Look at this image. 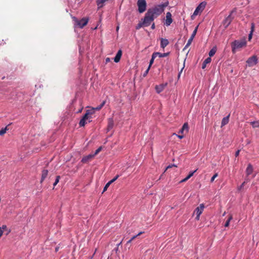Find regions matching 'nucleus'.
<instances>
[{"mask_svg":"<svg viewBox=\"0 0 259 259\" xmlns=\"http://www.w3.org/2000/svg\"><path fill=\"white\" fill-rule=\"evenodd\" d=\"M144 232H139L137 235L134 236L131 238L132 240H134L135 238H136L138 236H140V235L142 234Z\"/></svg>","mask_w":259,"mask_h":259,"instance_id":"nucleus-36","label":"nucleus"},{"mask_svg":"<svg viewBox=\"0 0 259 259\" xmlns=\"http://www.w3.org/2000/svg\"><path fill=\"white\" fill-rule=\"evenodd\" d=\"M217 49L216 48H212L209 52V56L210 58L212 56H213L215 53H216Z\"/></svg>","mask_w":259,"mask_h":259,"instance_id":"nucleus-28","label":"nucleus"},{"mask_svg":"<svg viewBox=\"0 0 259 259\" xmlns=\"http://www.w3.org/2000/svg\"><path fill=\"white\" fill-rule=\"evenodd\" d=\"M150 68V66H148V68L147 69V70L145 71V72L143 74L144 76H146L147 75V74H148V73L149 71Z\"/></svg>","mask_w":259,"mask_h":259,"instance_id":"nucleus-38","label":"nucleus"},{"mask_svg":"<svg viewBox=\"0 0 259 259\" xmlns=\"http://www.w3.org/2000/svg\"><path fill=\"white\" fill-rule=\"evenodd\" d=\"M110 61V59L109 58H107L106 59V62L107 63Z\"/></svg>","mask_w":259,"mask_h":259,"instance_id":"nucleus-44","label":"nucleus"},{"mask_svg":"<svg viewBox=\"0 0 259 259\" xmlns=\"http://www.w3.org/2000/svg\"><path fill=\"white\" fill-rule=\"evenodd\" d=\"M239 152H240V150H237V151L236 152V153H235V156H236V157H237V156L239 155Z\"/></svg>","mask_w":259,"mask_h":259,"instance_id":"nucleus-41","label":"nucleus"},{"mask_svg":"<svg viewBox=\"0 0 259 259\" xmlns=\"http://www.w3.org/2000/svg\"><path fill=\"white\" fill-rule=\"evenodd\" d=\"M155 24H154V23H153V24H152V26H151V28H152V29H155Z\"/></svg>","mask_w":259,"mask_h":259,"instance_id":"nucleus-42","label":"nucleus"},{"mask_svg":"<svg viewBox=\"0 0 259 259\" xmlns=\"http://www.w3.org/2000/svg\"><path fill=\"white\" fill-rule=\"evenodd\" d=\"M119 177L118 175H117L116 176L114 177V181L116 180V179Z\"/></svg>","mask_w":259,"mask_h":259,"instance_id":"nucleus-45","label":"nucleus"},{"mask_svg":"<svg viewBox=\"0 0 259 259\" xmlns=\"http://www.w3.org/2000/svg\"><path fill=\"white\" fill-rule=\"evenodd\" d=\"M118 29H119V26H117V27H116V31H118Z\"/></svg>","mask_w":259,"mask_h":259,"instance_id":"nucleus-48","label":"nucleus"},{"mask_svg":"<svg viewBox=\"0 0 259 259\" xmlns=\"http://www.w3.org/2000/svg\"><path fill=\"white\" fill-rule=\"evenodd\" d=\"M250 124L252 125V127L254 128L259 127V121H258L251 122Z\"/></svg>","mask_w":259,"mask_h":259,"instance_id":"nucleus-29","label":"nucleus"},{"mask_svg":"<svg viewBox=\"0 0 259 259\" xmlns=\"http://www.w3.org/2000/svg\"><path fill=\"white\" fill-rule=\"evenodd\" d=\"M245 184V182H244L239 187H238V190L239 191H240L242 189V188L244 187Z\"/></svg>","mask_w":259,"mask_h":259,"instance_id":"nucleus-39","label":"nucleus"},{"mask_svg":"<svg viewBox=\"0 0 259 259\" xmlns=\"http://www.w3.org/2000/svg\"><path fill=\"white\" fill-rule=\"evenodd\" d=\"M5 79V77H3L2 78V79Z\"/></svg>","mask_w":259,"mask_h":259,"instance_id":"nucleus-51","label":"nucleus"},{"mask_svg":"<svg viewBox=\"0 0 259 259\" xmlns=\"http://www.w3.org/2000/svg\"><path fill=\"white\" fill-rule=\"evenodd\" d=\"M205 6V2L201 3L196 8L195 10L193 13V15L197 16L200 12H202V11L204 9Z\"/></svg>","mask_w":259,"mask_h":259,"instance_id":"nucleus-7","label":"nucleus"},{"mask_svg":"<svg viewBox=\"0 0 259 259\" xmlns=\"http://www.w3.org/2000/svg\"><path fill=\"white\" fill-rule=\"evenodd\" d=\"M197 171V169L195 170L194 171H191L190 172V174L188 175V176H187V177H186L185 179L182 180L181 181H180V183H183V182H185L186 181H187L188 180H189L191 177L193 176V175H194V174Z\"/></svg>","mask_w":259,"mask_h":259,"instance_id":"nucleus-20","label":"nucleus"},{"mask_svg":"<svg viewBox=\"0 0 259 259\" xmlns=\"http://www.w3.org/2000/svg\"><path fill=\"white\" fill-rule=\"evenodd\" d=\"M183 69V68L181 70V71L179 73V75H178L179 77L180 76V74H181V72H182Z\"/></svg>","mask_w":259,"mask_h":259,"instance_id":"nucleus-46","label":"nucleus"},{"mask_svg":"<svg viewBox=\"0 0 259 259\" xmlns=\"http://www.w3.org/2000/svg\"><path fill=\"white\" fill-rule=\"evenodd\" d=\"M254 23H252L251 26V31L250 32V33L249 34V36H248L249 40H250L252 37V35L253 31H254Z\"/></svg>","mask_w":259,"mask_h":259,"instance_id":"nucleus-26","label":"nucleus"},{"mask_svg":"<svg viewBox=\"0 0 259 259\" xmlns=\"http://www.w3.org/2000/svg\"><path fill=\"white\" fill-rule=\"evenodd\" d=\"M229 117H230V115H228L226 117L223 118V119L222 120V123H221V127H223V126L225 125L229 122Z\"/></svg>","mask_w":259,"mask_h":259,"instance_id":"nucleus-19","label":"nucleus"},{"mask_svg":"<svg viewBox=\"0 0 259 259\" xmlns=\"http://www.w3.org/2000/svg\"><path fill=\"white\" fill-rule=\"evenodd\" d=\"M172 166H176V165H175V164H174V165H168V166H167V167L166 168L165 170H166V169H167L169 168H171Z\"/></svg>","mask_w":259,"mask_h":259,"instance_id":"nucleus-40","label":"nucleus"},{"mask_svg":"<svg viewBox=\"0 0 259 259\" xmlns=\"http://www.w3.org/2000/svg\"><path fill=\"white\" fill-rule=\"evenodd\" d=\"M257 61V58L255 56H253L248 59L246 61L249 67H252L256 64Z\"/></svg>","mask_w":259,"mask_h":259,"instance_id":"nucleus-9","label":"nucleus"},{"mask_svg":"<svg viewBox=\"0 0 259 259\" xmlns=\"http://www.w3.org/2000/svg\"><path fill=\"white\" fill-rule=\"evenodd\" d=\"M94 113V111L93 109L92 110H87L86 111V113L82 117V119H80L79 124L80 126H84L85 123H87V121L90 122L92 121V119L93 118V115Z\"/></svg>","mask_w":259,"mask_h":259,"instance_id":"nucleus-2","label":"nucleus"},{"mask_svg":"<svg viewBox=\"0 0 259 259\" xmlns=\"http://www.w3.org/2000/svg\"><path fill=\"white\" fill-rule=\"evenodd\" d=\"M211 58L210 57L207 58L203 62L202 68L204 69L206 67V66L207 64L211 62Z\"/></svg>","mask_w":259,"mask_h":259,"instance_id":"nucleus-21","label":"nucleus"},{"mask_svg":"<svg viewBox=\"0 0 259 259\" xmlns=\"http://www.w3.org/2000/svg\"><path fill=\"white\" fill-rule=\"evenodd\" d=\"M101 149H102V147H100L99 148H98L95 152L94 154H93L94 155V156H96V155H97L101 151Z\"/></svg>","mask_w":259,"mask_h":259,"instance_id":"nucleus-35","label":"nucleus"},{"mask_svg":"<svg viewBox=\"0 0 259 259\" xmlns=\"http://www.w3.org/2000/svg\"><path fill=\"white\" fill-rule=\"evenodd\" d=\"M233 219V217L231 215H230L228 218V219L227 220V221L226 222L225 224V227H227L229 226V224H230V222L231 220H232Z\"/></svg>","mask_w":259,"mask_h":259,"instance_id":"nucleus-30","label":"nucleus"},{"mask_svg":"<svg viewBox=\"0 0 259 259\" xmlns=\"http://www.w3.org/2000/svg\"><path fill=\"white\" fill-rule=\"evenodd\" d=\"M113 128V120L112 118H109L108 120V124L107 126V132H109L110 131H111L112 128Z\"/></svg>","mask_w":259,"mask_h":259,"instance_id":"nucleus-16","label":"nucleus"},{"mask_svg":"<svg viewBox=\"0 0 259 259\" xmlns=\"http://www.w3.org/2000/svg\"><path fill=\"white\" fill-rule=\"evenodd\" d=\"M172 22V19L171 18V14L170 12H167L166 14V20L165 24L168 26H169Z\"/></svg>","mask_w":259,"mask_h":259,"instance_id":"nucleus-11","label":"nucleus"},{"mask_svg":"<svg viewBox=\"0 0 259 259\" xmlns=\"http://www.w3.org/2000/svg\"><path fill=\"white\" fill-rule=\"evenodd\" d=\"M122 50H118L115 57H114V62L117 63L120 61V58L122 56Z\"/></svg>","mask_w":259,"mask_h":259,"instance_id":"nucleus-14","label":"nucleus"},{"mask_svg":"<svg viewBox=\"0 0 259 259\" xmlns=\"http://www.w3.org/2000/svg\"><path fill=\"white\" fill-rule=\"evenodd\" d=\"M105 104V101H104L102 102V103L100 105L97 106L94 109H96V110H99L104 106Z\"/></svg>","mask_w":259,"mask_h":259,"instance_id":"nucleus-32","label":"nucleus"},{"mask_svg":"<svg viewBox=\"0 0 259 259\" xmlns=\"http://www.w3.org/2000/svg\"><path fill=\"white\" fill-rule=\"evenodd\" d=\"M60 179V177L59 176H58L56 177L55 182H54V183L53 184L54 186H55L59 183Z\"/></svg>","mask_w":259,"mask_h":259,"instance_id":"nucleus-34","label":"nucleus"},{"mask_svg":"<svg viewBox=\"0 0 259 259\" xmlns=\"http://www.w3.org/2000/svg\"><path fill=\"white\" fill-rule=\"evenodd\" d=\"M48 175V170L47 169H44L42 171L41 173V177L40 179V183H42L43 181L45 180V179L47 178V176Z\"/></svg>","mask_w":259,"mask_h":259,"instance_id":"nucleus-15","label":"nucleus"},{"mask_svg":"<svg viewBox=\"0 0 259 259\" xmlns=\"http://www.w3.org/2000/svg\"><path fill=\"white\" fill-rule=\"evenodd\" d=\"M246 42L245 40H235L232 44V48L233 53H235L236 50L242 48L243 47L245 46Z\"/></svg>","mask_w":259,"mask_h":259,"instance_id":"nucleus-3","label":"nucleus"},{"mask_svg":"<svg viewBox=\"0 0 259 259\" xmlns=\"http://www.w3.org/2000/svg\"><path fill=\"white\" fill-rule=\"evenodd\" d=\"M112 133H113V131H111V135L112 134Z\"/></svg>","mask_w":259,"mask_h":259,"instance_id":"nucleus-50","label":"nucleus"},{"mask_svg":"<svg viewBox=\"0 0 259 259\" xmlns=\"http://www.w3.org/2000/svg\"><path fill=\"white\" fill-rule=\"evenodd\" d=\"M73 20L75 21V24L80 28H82L85 26L89 21V19L86 18H83L81 20H78L77 18L74 17Z\"/></svg>","mask_w":259,"mask_h":259,"instance_id":"nucleus-4","label":"nucleus"},{"mask_svg":"<svg viewBox=\"0 0 259 259\" xmlns=\"http://www.w3.org/2000/svg\"><path fill=\"white\" fill-rule=\"evenodd\" d=\"M156 57V56L155 55H154V53L152 54V58L150 61V62H149V66H150V68L151 67V66L152 65V64H153V62H154V59Z\"/></svg>","mask_w":259,"mask_h":259,"instance_id":"nucleus-33","label":"nucleus"},{"mask_svg":"<svg viewBox=\"0 0 259 259\" xmlns=\"http://www.w3.org/2000/svg\"><path fill=\"white\" fill-rule=\"evenodd\" d=\"M218 173H216L211 178V180H210V182H213V181L214 180L215 178H217L218 177Z\"/></svg>","mask_w":259,"mask_h":259,"instance_id":"nucleus-37","label":"nucleus"},{"mask_svg":"<svg viewBox=\"0 0 259 259\" xmlns=\"http://www.w3.org/2000/svg\"><path fill=\"white\" fill-rule=\"evenodd\" d=\"M108 1V0H97V4L98 6V8H102L104 4Z\"/></svg>","mask_w":259,"mask_h":259,"instance_id":"nucleus-24","label":"nucleus"},{"mask_svg":"<svg viewBox=\"0 0 259 259\" xmlns=\"http://www.w3.org/2000/svg\"><path fill=\"white\" fill-rule=\"evenodd\" d=\"M58 248H56V251H58Z\"/></svg>","mask_w":259,"mask_h":259,"instance_id":"nucleus-49","label":"nucleus"},{"mask_svg":"<svg viewBox=\"0 0 259 259\" xmlns=\"http://www.w3.org/2000/svg\"><path fill=\"white\" fill-rule=\"evenodd\" d=\"M94 157V155L89 154L86 156L83 157L81 159V162L84 163H87Z\"/></svg>","mask_w":259,"mask_h":259,"instance_id":"nucleus-13","label":"nucleus"},{"mask_svg":"<svg viewBox=\"0 0 259 259\" xmlns=\"http://www.w3.org/2000/svg\"><path fill=\"white\" fill-rule=\"evenodd\" d=\"M253 171V168H252V165L249 164L247 168H246V174L247 175H250Z\"/></svg>","mask_w":259,"mask_h":259,"instance_id":"nucleus-22","label":"nucleus"},{"mask_svg":"<svg viewBox=\"0 0 259 259\" xmlns=\"http://www.w3.org/2000/svg\"><path fill=\"white\" fill-rule=\"evenodd\" d=\"M177 136L178 137V138H179L180 139H182V138H183V137H184V136H183V135H177Z\"/></svg>","mask_w":259,"mask_h":259,"instance_id":"nucleus-43","label":"nucleus"},{"mask_svg":"<svg viewBox=\"0 0 259 259\" xmlns=\"http://www.w3.org/2000/svg\"><path fill=\"white\" fill-rule=\"evenodd\" d=\"M169 53H160L158 52L154 53V55H155L156 57L158 56L160 58L162 57H165L168 55Z\"/></svg>","mask_w":259,"mask_h":259,"instance_id":"nucleus-23","label":"nucleus"},{"mask_svg":"<svg viewBox=\"0 0 259 259\" xmlns=\"http://www.w3.org/2000/svg\"><path fill=\"white\" fill-rule=\"evenodd\" d=\"M138 11L140 13H142L145 11L147 7V3L145 0H138L137 2Z\"/></svg>","mask_w":259,"mask_h":259,"instance_id":"nucleus-5","label":"nucleus"},{"mask_svg":"<svg viewBox=\"0 0 259 259\" xmlns=\"http://www.w3.org/2000/svg\"><path fill=\"white\" fill-rule=\"evenodd\" d=\"M235 12L236 9H234L231 12L230 15L227 18H226L224 20V21H223V24L225 28H227L230 24L231 22H232L233 19V18L232 17V15L233 13Z\"/></svg>","mask_w":259,"mask_h":259,"instance_id":"nucleus-6","label":"nucleus"},{"mask_svg":"<svg viewBox=\"0 0 259 259\" xmlns=\"http://www.w3.org/2000/svg\"><path fill=\"white\" fill-rule=\"evenodd\" d=\"M6 225H3L2 227H0V238L3 235L4 233V230L7 229Z\"/></svg>","mask_w":259,"mask_h":259,"instance_id":"nucleus-31","label":"nucleus"},{"mask_svg":"<svg viewBox=\"0 0 259 259\" xmlns=\"http://www.w3.org/2000/svg\"><path fill=\"white\" fill-rule=\"evenodd\" d=\"M166 85H167V83L161 84L158 85H156L155 87V90L156 91V92L158 94L161 93L162 91H163V90L165 88Z\"/></svg>","mask_w":259,"mask_h":259,"instance_id":"nucleus-12","label":"nucleus"},{"mask_svg":"<svg viewBox=\"0 0 259 259\" xmlns=\"http://www.w3.org/2000/svg\"><path fill=\"white\" fill-rule=\"evenodd\" d=\"M197 28H198V26H197L195 28L194 30L193 31V33H192V34H191V36L190 38L188 39L187 44L185 46V47L184 48V50L186 49L187 48L189 47L190 46V45L191 44V43H192V41H193L195 36L196 35V33H197Z\"/></svg>","mask_w":259,"mask_h":259,"instance_id":"nucleus-10","label":"nucleus"},{"mask_svg":"<svg viewBox=\"0 0 259 259\" xmlns=\"http://www.w3.org/2000/svg\"><path fill=\"white\" fill-rule=\"evenodd\" d=\"M204 208V205L203 204H200L199 206L197 207L195 210L194 212H196L197 216L196 217V220L198 221L199 220V217L200 214L202 213L203 210Z\"/></svg>","mask_w":259,"mask_h":259,"instance_id":"nucleus-8","label":"nucleus"},{"mask_svg":"<svg viewBox=\"0 0 259 259\" xmlns=\"http://www.w3.org/2000/svg\"><path fill=\"white\" fill-rule=\"evenodd\" d=\"M10 124L6 126L5 128H2L0 130V136H3L5 133H6L7 131L9 130L8 126Z\"/></svg>","mask_w":259,"mask_h":259,"instance_id":"nucleus-25","label":"nucleus"},{"mask_svg":"<svg viewBox=\"0 0 259 259\" xmlns=\"http://www.w3.org/2000/svg\"><path fill=\"white\" fill-rule=\"evenodd\" d=\"M169 44V41L167 39L161 38L160 46L162 48L164 49L165 47H166Z\"/></svg>","mask_w":259,"mask_h":259,"instance_id":"nucleus-17","label":"nucleus"},{"mask_svg":"<svg viewBox=\"0 0 259 259\" xmlns=\"http://www.w3.org/2000/svg\"><path fill=\"white\" fill-rule=\"evenodd\" d=\"M168 5V2L157 5L153 8L149 9L145 14L142 23H139L136 26L137 29H139L143 26H148L154 19L159 16L164 11L165 8Z\"/></svg>","mask_w":259,"mask_h":259,"instance_id":"nucleus-1","label":"nucleus"},{"mask_svg":"<svg viewBox=\"0 0 259 259\" xmlns=\"http://www.w3.org/2000/svg\"><path fill=\"white\" fill-rule=\"evenodd\" d=\"M132 241H133V240H132V239H131L130 240H129L127 241V243H131Z\"/></svg>","mask_w":259,"mask_h":259,"instance_id":"nucleus-47","label":"nucleus"},{"mask_svg":"<svg viewBox=\"0 0 259 259\" xmlns=\"http://www.w3.org/2000/svg\"><path fill=\"white\" fill-rule=\"evenodd\" d=\"M188 130H189V126H188V123H185L182 127L181 128V129L180 130L179 133H181V134H183L184 131H186V132H188Z\"/></svg>","mask_w":259,"mask_h":259,"instance_id":"nucleus-18","label":"nucleus"},{"mask_svg":"<svg viewBox=\"0 0 259 259\" xmlns=\"http://www.w3.org/2000/svg\"><path fill=\"white\" fill-rule=\"evenodd\" d=\"M112 183H113V179H111L109 182H108L106 184V185L105 186L104 188V189H103V193L105 191H106L107 189V188H108V187L110 186V185L111 184H112Z\"/></svg>","mask_w":259,"mask_h":259,"instance_id":"nucleus-27","label":"nucleus"}]
</instances>
